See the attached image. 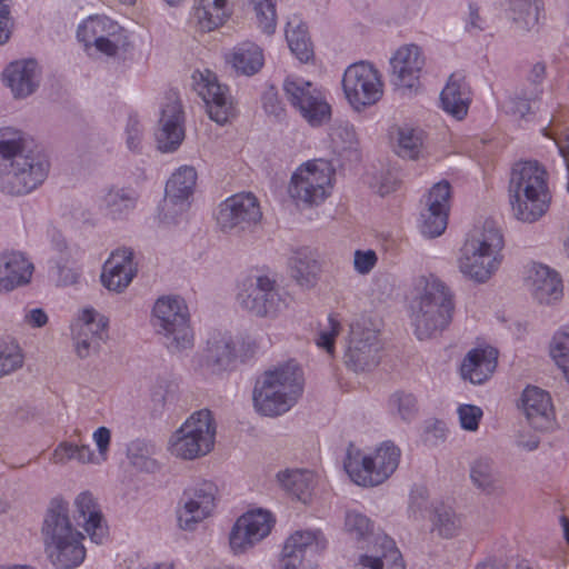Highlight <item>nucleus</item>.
I'll return each instance as SVG.
<instances>
[{
    "mask_svg": "<svg viewBox=\"0 0 569 569\" xmlns=\"http://www.w3.org/2000/svg\"><path fill=\"white\" fill-rule=\"evenodd\" d=\"M41 539L46 557L54 569H77L87 557L84 536L73 526L69 503L61 498L52 499L48 506Z\"/></svg>",
    "mask_w": 569,
    "mask_h": 569,
    "instance_id": "nucleus-1",
    "label": "nucleus"
},
{
    "mask_svg": "<svg viewBox=\"0 0 569 569\" xmlns=\"http://www.w3.org/2000/svg\"><path fill=\"white\" fill-rule=\"evenodd\" d=\"M415 286L419 293L411 303V320L417 338L425 340L450 325L455 311L453 295L433 274L419 277Z\"/></svg>",
    "mask_w": 569,
    "mask_h": 569,
    "instance_id": "nucleus-2",
    "label": "nucleus"
},
{
    "mask_svg": "<svg viewBox=\"0 0 569 569\" xmlns=\"http://www.w3.org/2000/svg\"><path fill=\"white\" fill-rule=\"evenodd\" d=\"M503 237L493 220L471 230L457 260L459 271L477 283L487 282L500 268L503 256Z\"/></svg>",
    "mask_w": 569,
    "mask_h": 569,
    "instance_id": "nucleus-3",
    "label": "nucleus"
},
{
    "mask_svg": "<svg viewBox=\"0 0 569 569\" xmlns=\"http://www.w3.org/2000/svg\"><path fill=\"white\" fill-rule=\"evenodd\" d=\"M509 194L517 220L528 223L539 220L551 201L546 169L538 161L516 163L510 176Z\"/></svg>",
    "mask_w": 569,
    "mask_h": 569,
    "instance_id": "nucleus-4",
    "label": "nucleus"
},
{
    "mask_svg": "<svg viewBox=\"0 0 569 569\" xmlns=\"http://www.w3.org/2000/svg\"><path fill=\"white\" fill-rule=\"evenodd\" d=\"M301 369L295 362L263 372L256 381L253 405L267 417L283 415L297 402L302 393Z\"/></svg>",
    "mask_w": 569,
    "mask_h": 569,
    "instance_id": "nucleus-5",
    "label": "nucleus"
},
{
    "mask_svg": "<svg viewBox=\"0 0 569 569\" xmlns=\"http://www.w3.org/2000/svg\"><path fill=\"white\" fill-rule=\"evenodd\" d=\"M400 457V449L391 441H383L370 455L350 446L343 466L355 483L375 487L385 482L397 470Z\"/></svg>",
    "mask_w": 569,
    "mask_h": 569,
    "instance_id": "nucleus-6",
    "label": "nucleus"
},
{
    "mask_svg": "<svg viewBox=\"0 0 569 569\" xmlns=\"http://www.w3.org/2000/svg\"><path fill=\"white\" fill-rule=\"evenodd\" d=\"M152 326L170 351H181L193 346V331L184 300L178 296L157 299L152 309Z\"/></svg>",
    "mask_w": 569,
    "mask_h": 569,
    "instance_id": "nucleus-7",
    "label": "nucleus"
},
{
    "mask_svg": "<svg viewBox=\"0 0 569 569\" xmlns=\"http://www.w3.org/2000/svg\"><path fill=\"white\" fill-rule=\"evenodd\" d=\"M50 167L46 152L33 148L0 166V191L10 196L28 194L46 181Z\"/></svg>",
    "mask_w": 569,
    "mask_h": 569,
    "instance_id": "nucleus-8",
    "label": "nucleus"
},
{
    "mask_svg": "<svg viewBox=\"0 0 569 569\" xmlns=\"http://www.w3.org/2000/svg\"><path fill=\"white\" fill-rule=\"evenodd\" d=\"M216 423L207 409L191 415L169 440L172 456L193 460L208 455L214 445Z\"/></svg>",
    "mask_w": 569,
    "mask_h": 569,
    "instance_id": "nucleus-9",
    "label": "nucleus"
},
{
    "mask_svg": "<svg viewBox=\"0 0 569 569\" xmlns=\"http://www.w3.org/2000/svg\"><path fill=\"white\" fill-rule=\"evenodd\" d=\"M77 38L88 52L94 48L109 58H120L130 48L128 32L108 17H89L79 24Z\"/></svg>",
    "mask_w": 569,
    "mask_h": 569,
    "instance_id": "nucleus-10",
    "label": "nucleus"
},
{
    "mask_svg": "<svg viewBox=\"0 0 569 569\" xmlns=\"http://www.w3.org/2000/svg\"><path fill=\"white\" fill-rule=\"evenodd\" d=\"M332 177L333 170L327 161H309L292 174L289 193L297 202L318 206L330 194Z\"/></svg>",
    "mask_w": 569,
    "mask_h": 569,
    "instance_id": "nucleus-11",
    "label": "nucleus"
},
{
    "mask_svg": "<svg viewBox=\"0 0 569 569\" xmlns=\"http://www.w3.org/2000/svg\"><path fill=\"white\" fill-rule=\"evenodd\" d=\"M262 212L252 192H239L219 203L216 221L224 233L239 236L259 223Z\"/></svg>",
    "mask_w": 569,
    "mask_h": 569,
    "instance_id": "nucleus-12",
    "label": "nucleus"
},
{
    "mask_svg": "<svg viewBox=\"0 0 569 569\" xmlns=\"http://www.w3.org/2000/svg\"><path fill=\"white\" fill-rule=\"evenodd\" d=\"M239 305L257 317L274 318L288 308L290 297L268 277H258L238 293Z\"/></svg>",
    "mask_w": 569,
    "mask_h": 569,
    "instance_id": "nucleus-13",
    "label": "nucleus"
},
{
    "mask_svg": "<svg viewBox=\"0 0 569 569\" xmlns=\"http://www.w3.org/2000/svg\"><path fill=\"white\" fill-rule=\"evenodd\" d=\"M218 488L210 480H200L187 487L177 508L178 526L182 530H194L216 508Z\"/></svg>",
    "mask_w": 569,
    "mask_h": 569,
    "instance_id": "nucleus-14",
    "label": "nucleus"
},
{
    "mask_svg": "<svg viewBox=\"0 0 569 569\" xmlns=\"http://www.w3.org/2000/svg\"><path fill=\"white\" fill-rule=\"evenodd\" d=\"M342 88L346 98L356 110L375 104L383 92L378 70L371 63L363 61L346 69Z\"/></svg>",
    "mask_w": 569,
    "mask_h": 569,
    "instance_id": "nucleus-15",
    "label": "nucleus"
},
{
    "mask_svg": "<svg viewBox=\"0 0 569 569\" xmlns=\"http://www.w3.org/2000/svg\"><path fill=\"white\" fill-rule=\"evenodd\" d=\"M328 546V540L319 529L297 530L284 541L281 569H306L316 566L317 557Z\"/></svg>",
    "mask_w": 569,
    "mask_h": 569,
    "instance_id": "nucleus-16",
    "label": "nucleus"
},
{
    "mask_svg": "<svg viewBox=\"0 0 569 569\" xmlns=\"http://www.w3.org/2000/svg\"><path fill=\"white\" fill-rule=\"evenodd\" d=\"M381 345L377 330L365 322L356 321L350 325V333L345 351V363L353 371H366L375 368L380 360Z\"/></svg>",
    "mask_w": 569,
    "mask_h": 569,
    "instance_id": "nucleus-17",
    "label": "nucleus"
},
{
    "mask_svg": "<svg viewBox=\"0 0 569 569\" xmlns=\"http://www.w3.org/2000/svg\"><path fill=\"white\" fill-rule=\"evenodd\" d=\"M193 89L206 103L211 120L226 123L233 114V103L228 87L218 81L210 70L196 71L192 74Z\"/></svg>",
    "mask_w": 569,
    "mask_h": 569,
    "instance_id": "nucleus-18",
    "label": "nucleus"
},
{
    "mask_svg": "<svg viewBox=\"0 0 569 569\" xmlns=\"http://www.w3.org/2000/svg\"><path fill=\"white\" fill-rule=\"evenodd\" d=\"M197 182V172L189 166L180 167L166 184V194L160 217L166 223H174L190 206V198Z\"/></svg>",
    "mask_w": 569,
    "mask_h": 569,
    "instance_id": "nucleus-19",
    "label": "nucleus"
},
{
    "mask_svg": "<svg viewBox=\"0 0 569 569\" xmlns=\"http://www.w3.org/2000/svg\"><path fill=\"white\" fill-rule=\"evenodd\" d=\"M108 319L94 309H84L72 326V340L76 355L86 359L98 353L108 337Z\"/></svg>",
    "mask_w": 569,
    "mask_h": 569,
    "instance_id": "nucleus-20",
    "label": "nucleus"
},
{
    "mask_svg": "<svg viewBox=\"0 0 569 569\" xmlns=\"http://www.w3.org/2000/svg\"><path fill=\"white\" fill-rule=\"evenodd\" d=\"M273 526L270 512L263 510L249 511L242 515L234 523L229 542L236 553L244 552L263 538H266Z\"/></svg>",
    "mask_w": 569,
    "mask_h": 569,
    "instance_id": "nucleus-21",
    "label": "nucleus"
},
{
    "mask_svg": "<svg viewBox=\"0 0 569 569\" xmlns=\"http://www.w3.org/2000/svg\"><path fill=\"white\" fill-rule=\"evenodd\" d=\"M184 113L177 92L164 97L157 132L158 148L163 152L174 151L184 138Z\"/></svg>",
    "mask_w": 569,
    "mask_h": 569,
    "instance_id": "nucleus-22",
    "label": "nucleus"
},
{
    "mask_svg": "<svg viewBox=\"0 0 569 569\" xmlns=\"http://www.w3.org/2000/svg\"><path fill=\"white\" fill-rule=\"evenodd\" d=\"M450 203V184L436 183L426 198V209L420 214V231L427 238H436L447 228Z\"/></svg>",
    "mask_w": 569,
    "mask_h": 569,
    "instance_id": "nucleus-23",
    "label": "nucleus"
},
{
    "mask_svg": "<svg viewBox=\"0 0 569 569\" xmlns=\"http://www.w3.org/2000/svg\"><path fill=\"white\" fill-rule=\"evenodd\" d=\"M359 569H405L401 552L392 538L380 535L358 557Z\"/></svg>",
    "mask_w": 569,
    "mask_h": 569,
    "instance_id": "nucleus-24",
    "label": "nucleus"
},
{
    "mask_svg": "<svg viewBox=\"0 0 569 569\" xmlns=\"http://www.w3.org/2000/svg\"><path fill=\"white\" fill-rule=\"evenodd\" d=\"M521 407L529 425L537 430H549L555 422L550 395L541 388L529 386L521 396Z\"/></svg>",
    "mask_w": 569,
    "mask_h": 569,
    "instance_id": "nucleus-25",
    "label": "nucleus"
},
{
    "mask_svg": "<svg viewBox=\"0 0 569 569\" xmlns=\"http://www.w3.org/2000/svg\"><path fill=\"white\" fill-rule=\"evenodd\" d=\"M33 263L20 251L0 253V292H11L28 284L32 278Z\"/></svg>",
    "mask_w": 569,
    "mask_h": 569,
    "instance_id": "nucleus-26",
    "label": "nucleus"
},
{
    "mask_svg": "<svg viewBox=\"0 0 569 569\" xmlns=\"http://www.w3.org/2000/svg\"><path fill=\"white\" fill-rule=\"evenodd\" d=\"M393 81L403 88H413L425 66L421 49L416 44L399 48L390 60Z\"/></svg>",
    "mask_w": 569,
    "mask_h": 569,
    "instance_id": "nucleus-27",
    "label": "nucleus"
},
{
    "mask_svg": "<svg viewBox=\"0 0 569 569\" xmlns=\"http://www.w3.org/2000/svg\"><path fill=\"white\" fill-rule=\"evenodd\" d=\"M527 287L539 303H552L562 297L559 274L547 266L533 263L526 278Z\"/></svg>",
    "mask_w": 569,
    "mask_h": 569,
    "instance_id": "nucleus-28",
    "label": "nucleus"
},
{
    "mask_svg": "<svg viewBox=\"0 0 569 569\" xmlns=\"http://www.w3.org/2000/svg\"><path fill=\"white\" fill-rule=\"evenodd\" d=\"M3 80L16 98L30 96L39 84L37 61L29 59L10 63L3 71Z\"/></svg>",
    "mask_w": 569,
    "mask_h": 569,
    "instance_id": "nucleus-29",
    "label": "nucleus"
},
{
    "mask_svg": "<svg viewBox=\"0 0 569 569\" xmlns=\"http://www.w3.org/2000/svg\"><path fill=\"white\" fill-rule=\"evenodd\" d=\"M443 111L457 120L463 119L471 102V90L461 73H452L440 93Z\"/></svg>",
    "mask_w": 569,
    "mask_h": 569,
    "instance_id": "nucleus-30",
    "label": "nucleus"
},
{
    "mask_svg": "<svg viewBox=\"0 0 569 569\" xmlns=\"http://www.w3.org/2000/svg\"><path fill=\"white\" fill-rule=\"evenodd\" d=\"M230 13L229 0H194L190 23L201 32H210L222 26Z\"/></svg>",
    "mask_w": 569,
    "mask_h": 569,
    "instance_id": "nucleus-31",
    "label": "nucleus"
},
{
    "mask_svg": "<svg viewBox=\"0 0 569 569\" xmlns=\"http://www.w3.org/2000/svg\"><path fill=\"white\" fill-rule=\"evenodd\" d=\"M79 523L90 537L91 541L102 543L108 533V527L92 495L81 492L74 500Z\"/></svg>",
    "mask_w": 569,
    "mask_h": 569,
    "instance_id": "nucleus-32",
    "label": "nucleus"
},
{
    "mask_svg": "<svg viewBox=\"0 0 569 569\" xmlns=\"http://www.w3.org/2000/svg\"><path fill=\"white\" fill-rule=\"evenodd\" d=\"M498 352L493 348L470 350L461 365V376L473 385L488 380L497 367Z\"/></svg>",
    "mask_w": 569,
    "mask_h": 569,
    "instance_id": "nucleus-33",
    "label": "nucleus"
},
{
    "mask_svg": "<svg viewBox=\"0 0 569 569\" xmlns=\"http://www.w3.org/2000/svg\"><path fill=\"white\" fill-rule=\"evenodd\" d=\"M469 477L472 485L485 495L501 496L503 493L496 462L488 456H479L470 462Z\"/></svg>",
    "mask_w": 569,
    "mask_h": 569,
    "instance_id": "nucleus-34",
    "label": "nucleus"
},
{
    "mask_svg": "<svg viewBox=\"0 0 569 569\" xmlns=\"http://www.w3.org/2000/svg\"><path fill=\"white\" fill-rule=\"evenodd\" d=\"M506 12L512 28L519 33L532 31L543 10L542 0H506Z\"/></svg>",
    "mask_w": 569,
    "mask_h": 569,
    "instance_id": "nucleus-35",
    "label": "nucleus"
},
{
    "mask_svg": "<svg viewBox=\"0 0 569 569\" xmlns=\"http://www.w3.org/2000/svg\"><path fill=\"white\" fill-rule=\"evenodd\" d=\"M283 490L302 502H307L313 488V473L309 470H284L277 475Z\"/></svg>",
    "mask_w": 569,
    "mask_h": 569,
    "instance_id": "nucleus-36",
    "label": "nucleus"
},
{
    "mask_svg": "<svg viewBox=\"0 0 569 569\" xmlns=\"http://www.w3.org/2000/svg\"><path fill=\"white\" fill-rule=\"evenodd\" d=\"M137 196L133 190L112 188L101 199L100 208L111 219H121L136 207Z\"/></svg>",
    "mask_w": 569,
    "mask_h": 569,
    "instance_id": "nucleus-37",
    "label": "nucleus"
},
{
    "mask_svg": "<svg viewBox=\"0 0 569 569\" xmlns=\"http://www.w3.org/2000/svg\"><path fill=\"white\" fill-rule=\"evenodd\" d=\"M291 277L300 284L313 286L319 273V263L309 249L297 250L289 260Z\"/></svg>",
    "mask_w": 569,
    "mask_h": 569,
    "instance_id": "nucleus-38",
    "label": "nucleus"
},
{
    "mask_svg": "<svg viewBox=\"0 0 569 569\" xmlns=\"http://www.w3.org/2000/svg\"><path fill=\"white\" fill-rule=\"evenodd\" d=\"M345 531L357 541L360 552H366L367 546L382 532H373L371 520L358 511H347L345 518Z\"/></svg>",
    "mask_w": 569,
    "mask_h": 569,
    "instance_id": "nucleus-39",
    "label": "nucleus"
},
{
    "mask_svg": "<svg viewBox=\"0 0 569 569\" xmlns=\"http://www.w3.org/2000/svg\"><path fill=\"white\" fill-rule=\"evenodd\" d=\"M234 359V345L229 335H217L208 341L207 365L213 371L226 369Z\"/></svg>",
    "mask_w": 569,
    "mask_h": 569,
    "instance_id": "nucleus-40",
    "label": "nucleus"
},
{
    "mask_svg": "<svg viewBox=\"0 0 569 569\" xmlns=\"http://www.w3.org/2000/svg\"><path fill=\"white\" fill-rule=\"evenodd\" d=\"M262 50L252 42H242L234 48L231 63L233 68L246 76L257 73L263 66Z\"/></svg>",
    "mask_w": 569,
    "mask_h": 569,
    "instance_id": "nucleus-41",
    "label": "nucleus"
},
{
    "mask_svg": "<svg viewBox=\"0 0 569 569\" xmlns=\"http://www.w3.org/2000/svg\"><path fill=\"white\" fill-rule=\"evenodd\" d=\"M286 39L291 52L300 61H308L312 57L307 27L299 17L295 16L287 22Z\"/></svg>",
    "mask_w": 569,
    "mask_h": 569,
    "instance_id": "nucleus-42",
    "label": "nucleus"
},
{
    "mask_svg": "<svg viewBox=\"0 0 569 569\" xmlns=\"http://www.w3.org/2000/svg\"><path fill=\"white\" fill-rule=\"evenodd\" d=\"M30 148V141L27 136L12 127L0 128V157L2 163L14 160L18 156L27 153Z\"/></svg>",
    "mask_w": 569,
    "mask_h": 569,
    "instance_id": "nucleus-43",
    "label": "nucleus"
},
{
    "mask_svg": "<svg viewBox=\"0 0 569 569\" xmlns=\"http://www.w3.org/2000/svg\"><path fill=\"white\" fill-rule=\"evenodd\" d=\"M296 109L311 126H320L329 120L331 114L330 106L318 87Z\"/></svg>",
    "mask_w": 569,
    "mask_h": 569,
    "instance_id": "nucleus-44",
    "label": "nucleus"
},
{
    "mask_svg": "<svg viewBox=\"0 0 569 569\" xmlns=\"http://www.w3.org/2000/svg\"><path fill=\"white\" fill-rule=\"evenodd\" d=\"M296 109L311 126H320L329 120L331 114L330 106L318 87Z\"/></svg>",
    "mask_w": 569,
    "mask_h": 569,
    "instance_id": "nucleus-45",
    "label": "nucleus"
},
{
    "mask_svg": "<svg viewBox=\"0 0 569 569\" xmlns=\"http://www.w3.org/2000/svg\"><path fill=\"white\" fill-rule=\"evenodd\" d=\"M296 109L311 126H320L329 120L331 114L330 106L318 87Z\"/></svg>",
    "mask_w": 569,
    "mask_h": 569,
    "instance_id": "nucleus-46",
    "label": "nucleus"
},
{
    "mask_svg": "<svg viewBox=\"0 0 569 569\" xmlns=\"http://www.w3.org/2000/svg\"><path fill=\"white\" fill-rule=\"evenodd\" d=\"M156 446L144 440H133L127 449V457L132 467L144 472H156L159 463L153 458L156 455Z\"/></svg>",
    "mask_w": 569,
    "mask_h": 569,
    "instance_id": "nucleus-47",
    "label": "nucleus"
},
{
    "mask_svg": "<svg viewBox=\"0 0 569 569\" xmlns=\"http://www.w3.org/2000/svg\"><path fill=\"white\" fill-rule=\"evenodd\" d=\"M52 459L56 463H64L69 460L96 465L103 462L99 460V455L93 453L89 445L77 446L70 442L60 443L53 451Z\"/></svg>",
    "mask_w": 569,
    "mask_h": 569,
    "instance_id": "nucleus-48",
    "label": "nucleus"
},
{
    "mask_svg": "<svg viewBox=\"0 0 569 569\" xmlns=\"http://www.w3.org/2000/svg\"><path fill=\"white\" fill-rule=\"evenodd\" d=\"M388 410L393 417L409 422L418 412L417 398L410 392L402 390L396 391L389 397Z\"/></svg>",
    "mask_w": 569,
    "mask_h": 569,
    "instance_id": "nucleus-49",
    "label": "nucleus"
},
{
    "mask_svg": "<svg viewBox=\"0 0 569 569\" xmlns=\"http://www.w3.org/2000/svg\"><path fill=\"white\" fill-rule=\"evenodd\" d=\"M423 142L422 131L411 127H402L398 130V143L396 152L401 158H418Z\"/></svg>",
    "mask_w": 569,
    "mask_h": 569,
    "instance_id": "nucleus-50",
    "label": "nucleus"
},
{
    "mask_svg": "<svg viewBox=\"0 0 569 569\" xmlns=\"http://www.w3.org/2000/svg\"><path fill=\"white\" fill-rule=\"evenodd\" d=\"M24 355L20 346L13 341H0V379L21 369Z\"/></svg>",
    "mask_w": 569,
    "mask_h": 569,
    "instance_id": "nucleus-51",
    "label": "nucleus"
},
{
    "mask_svg": "<svg viewBox=\"0 0 569 569\" xmlns=\"http://www.w3.org/2000/svg\"><path fill=\"white\" fill-rule=\"evenodd\" d=\"M550 355L569 382V328H563L553 336Z\"/></svg>",
    "mask_w": 569,
    "mask_h": 569,
    "instance_id": "nucleus-52",
    "label": "nucleus"
},
{
    "mask_svg": "<svg viewBox=\"0 0 569 569\" xmlns=\"http://www.w3.org/2000/svg\"><path fill=\"white\" fill-rule=\"evenodd\" d=\"M256 13L258 27L268 36L272 34L277 24L276 0H250Z\"/></svg>",
    "mask_w": 569,
    "mask_h": 569,
    "instance_id": "nucleus-53",
    "label": "nucleus"
},
{
    "mask_svg": "<svg viewBox=\"0 0 569 569\" xmlns=\"http://www.w3.org/2000/svg\"><path fill=\"white\" fill-rule=\"evenodd\" d=\"M543 134L551 138L569 173V128L558 123L553 118L550 126L542 129Z\"/></svg>",
    "mask_w": 569,
    "mask_h": 569,
    "instance_id": "nucleus-54",
    "label": "nucleus"
},
{
    "mask_svg": "<svg viewBox=\"0 0 569 569\" xmlns=\"http://www.w3.org/2000/svg\"><path fill=\"white\" fill-rule=\"evenodd\" d=\"M317 86L300 77H287L283 82V90L287 99L293 108H297Z\"/></svg>",
    "mask_w": 569,
    "mask_h": 569,
    "instance_id": "nucleus-55",
    "label": "nucleus"
},
{
    "mask_svg": "<svg viewBox=\"0 0 569 569\" xmlns=\"http://www.w3.org/2000/svg\"><path fill=\"white\" fill-rule=\"evenodd\" d=\"M536 88H521L509 99V111L523 118L532 112V103L540 99Z\"/></svg>",
    "mask_w": 569,
    "mask_h": 569,
    "instance_id": "nucleus-56",
    "label": "nucleus"
},
{
    "mask_svg": "<svg viewBox=\"0 0 569 569\" xmlns=\"http://www.w3.org/2000/svg\"><path fill=\"white\" fill-rule=\"evenodd\" d=\"M432 522L433 528L445 538L453 537L460 527V520L453 510L443 506L436 509Z\"/></svg>",
    "mask_w": 569,
    "mask_h": 569,
    "instance_id": "nucleus-57",
    "label": "nucleus"
},
{
    "mask_svg": "<svg viewBox=\"0 0 569 569\" xmlns=\"http://www.w3.org/2000/svg\"><path fill=\"white\" fill-rule=\"evenodd\" d=\"M129 269L137 274V264L133 261V251L130 248H120L113 251L103 266V271H119L129 273Z\"/></svg>",
    "mask_w": 569,
    "mask_h": 569,
    "instance_id": "nucleus-58",
    "label": "nucleus"
},
{
    "mask_svg": "<svg viewBox=\"0 0 569 569\" xmlns=\"http://www.w3.org/2000/svg\"><path fill=\"white\" fill-rule=\"evenodd\" d=\"M50 273L57 279L60 286H70L78 281L79 273L69 266V260L62 254L57 260H51Z\"/></svg>",
    "mask_w": 569,
    "mask_h": 569,
    "instance_id": "nucleus-59",
    "label": "nucleus"
},
{
    "mask_svg": "<svg viewBox=\"0 0 569 569\" xmlns=\"http://www.w3.org/2000/svg\"><path fill=\"white\" fill-rule=\"evenodd\" d=\"M460 426L467 431H476L483 416L482 409L475 405H460L457 409Z\"/></svg>",
    "mask_w": 569,
    "mask_h": 569,
    "instance_id": "nucleus-60",
    "label": "nucleus"
},
{
    "mask_svg": "<svg viewBox=\"0 0 569 569\" xmlns=\"http://www.w3.org/2000/svg\"><path fill=\"white\" fill-rule=\"evenodd\" d=\"M124 133L127 147L131 151L140 153L142 151L143 129L136 116H129Z\"/></svg>",
    "mask_w": 569,
    "mask_h": 569,
    "instance_id": "nucleus-61",
    "label": "nucleus"
},
{
    "mask_svg": "<svg viewBox=\"0 0 569 569\" xmlns=\"http://www.w3.org/2000/svg\"><path fill=\"white\" fill-rule=\"evenodd\" d=\"M134 278V270L129 269V273L117 271H102L101 281L103 286L112 291H123Z\"/></svg>",
    "mask_w": 569,
    "mask_h": 569,
    "instance_id": "nucleus-62",
    "label": "nucleus"
},
{
    "mask_svg": "<svg viewBox=\"0 0 569 569\" xmlns=\"http://www.w3.org/2000/svg\"><path fill=\"white\" fill-rule=\"evenodd\" d=\"M329 328L319 332L317 338L318 347L325 349L329 355H333L335 338L340 331V322L332 316L328 318Z\"/></svg>",
    "mask_w": 569,
    "mask_h": 569,
    "instance_id": "nucleus-63",
    "label": "nucleus"
},
{
    "mask_svg": "<svg viewBox=\"0 0 569 569\" xmlns=\"http://www.w3.org/2000/svg\"><path fill=\"white\" fill-rule=\"evenodd\" d=\"M377 260L378 258L373 250H357L355 252L353 266L359 273L367 274L373 269Z\"/></svg>",
    "mask_w": 569,
    "mask_h": 569,
    "instance_id": "nucleus-64",
    "label": "nucleus"
}]
</instances>
